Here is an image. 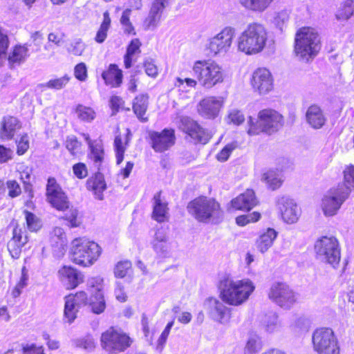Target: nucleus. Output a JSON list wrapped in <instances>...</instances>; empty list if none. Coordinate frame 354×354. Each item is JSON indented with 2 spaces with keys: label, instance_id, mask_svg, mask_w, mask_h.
I'll list each match as a JSON object with an SVG mask.
<instances>
[{
  "label": "nucleus",
  "instance_id": "3",
  "mask_svg": "<svg viewBox=\"0 0 354 354\" xmlns=\"http://www.w3.org/2000/svg\"><path fill=\"white\" fill-rule=\"evenodd\" d=\"M187 209L196 221L205 223H219L224 215L220 204L215 199L207 196H199L191 201Z\"/></svg>",
  "mask_w": 354,
  "mask_h": 354
},
{
  "label": "nucleus",
  "instance_id": "64",
  "mask_svg": "<svg viewBox=\"0 0 354 354\" xmlns=\"http://www.w3.org/2000/svg\"><path fill=\"white\" fill-rule=\"evenodd\" d=\"M230 122L234 124L239 125L243 122L245 117L242 113L236 109L232 110L228 115Z\"/></svg>",
  "mask_w": 354,
  "mask_h": 354
},
{
  "label": "nucleus",
  "instance_id": "58",
  "mask_svg": "<svg viewBox=\"0 0 354 354\" xmlns=\"http://www.w3.org/2000/svg\"><path fill=\"white\" fill-rule=\"evenodd\" d=\"M75 77L80 81L84 82L87 79V67L83 62L79 63L74 68Z\"/></svg>",
  "mask_w": 354,
  "mask_h": 354
},
{
  "label": "nucleus",
  "instance_id": "43",
  "mask_svg": "<svg viewBox=\"0 0 354 354\" xmlns=\"http://www.w3.org/2000/svg\"><path fill=\"white\" fill-rule=\"evenodd\" d=\"M76 113L79 119L84 122H91L95 118V112L90 107L78 105Z\"/></svg>",
  "mask_w": 354,
  "mask_h": 354
},
{
  "label": "nucleus",
  "instance_id": "60",
  "mask_svg": "<svg viewBox=\"0 0 354 354\" xmlns=\"http://www.w3.org/2000/svg\"><path fill=\"white\" fill-rule=\"evenodd\" d=\"M80 145L81 144L77 140L76 137L70 136L67 138L66 141V147L72 155H75L77 153Z\"/></svg>",
  "mask_w": 354,
  "mask_h": 354
},
{
  "label": "nucleus",
  "instance_id": "57",
  "mask_svg": "<svg viewBox=\"0 0 354 354\" xmlns=\"http://www.w3.org/2000/svg\"><path fill=\"white\" fill-rule=\"evenodd\" d=\"M17 143V153L19 156L24 154L29 149V138L27 134L21 136Z\"/></svg>",
  "mask_w": 354,
  "mask_h": 354
},
{
  "label": "nucleus",
  "instance_id": "26",
  "mask_svg": "<svg viewBox=\"0 0 354 354\" xmlns=\"http://www.w3.org/2000/svg\"><path fill=\"white\" fill-rule=\"evenodd\" d=\"M60 281L68 289L76 288L83 282V276L78 271L71 266H63L58 271Z\"/></svg>",
  "mask_w": 354,
  "mask_h": 354
},
{
  "label": "nucleus",
  "instance_id": "27",
  "mask_svg": "<svg viewBox=\"0 0 354 354\" xmlns=\"http://www.w3.org/2000/svg\"><path fill=\"white\" fill-rule=\"evenodd\" d=\"M50 243L55 256L62 257L66 252L67 241L64 230L56 227L50 234Z\"/></svg>",
  "mask_w": 354,
  "mask_h": 354
},
{
  "label": "nucleus",
  "instance_id": "20",
  "mask_svg": "<svg viewBox=\"0 0 354 354\" xmlns=\"http://www.w3.org/2000/svg\"><path fill=\"white\" fill-rule=\"evenodd\" d=\"M205 305L213 320L221 324L228 322L230 319V309L222 301L216 298H209L205 301Z\"/></svg>",
  "mask_w": 354,
  "mask_h": 354
},
{
  "label": "nucleus",
  "instance_id": "13",
  "mask_svg": "<svg viewBox=\"0 0 354 354\" xmlns=\"http://www.w3.org/2000/svg\"><path fill=\"white\" fill-rule=\"evenodd\" d=\"M46 198L48 203L59 211L64 212L69 207L70 203L66 194L53 177L48 178L46 186Z\"/></svg>",
  "mask_w": 354,
  "mask_h": 354
},
{
  "label": "nucleus",
  "instance_id": "25",
  "mask_svg": "<svg viewBox=\"0 0 354 354\" xmlns=\"http://www.w3.org/2000/svg\"><path fill=\"white\" fill-rule=\"evenodd\" d=\"M21 128V124L18 118L11 115L4 116L0 122V139L12 140Z\"/></svg>",
  "mask_w": 354,
  "mask_h": 354
},
{
  "label": "nucleus",
  "instance_id": "6",
  "mask_svg": "<svg viewBox=\"0 0 354 354\" xmlns=\"http://www.w3.org/2000/svg\"><path fill=\"white\" fill-rule=\"evenodd\" d=\"M315 257L322 263L336 269L341 260V247L335 236H323L316 240L314 245Z\"/></svg>",
  "mask_w": 354,
  "mask_h": 354
},
{
  "label": "nucleus",
  "instance_id": "33",
  "mask_svg": "<svg viewBox=\"0 0 354 354\" xmlns=\"http://www.w3.org/2000/svg\"><path fill=\"white\" fill-rule=\"evenodd\" d=\"M277 236V232L273 228H268L259 236L256 241L258 250L264 253L273 245Z\"/></svg>",
  "mask_w": 354,
  "mask_h": 354
},
{
  "label": "nucleus",
  "instance_id": "11",
  "mask_svg": "<svg viewBox=\"0 0 354 354\" xmlns=\"http://www.w3.org/2000/svg\"><path fill=\"white\" fill-rule=\"evenodd\" d=\"M234 36L235 29L226 26L208 40L207 49L212 55L224 56L230 50Z\"/></svg>",
  "mask_w": 354,
  "mask_h": 354
},
{
  "label": "nucleus",
  "instance_id": "31",
  "mask_svg": "<svg viewBox=\"0 0 354 354\" xmlns=\"http://www.w3.org/2000/svg\"><path fill=\"white\" fill-rule=\"evenodd\" d=\"M102 77L106 85L111 87H118L122 81V72L117 65L110 64L108 70L102 73Z\"/></svg>",
  "mask_w": 354,
  "mask_h": 354
},
{
  "label": "nucleus",
  "instance_id": "30",
  "mask_svg": "<svg viewBox=\"0 0 354 354\" xmlns=\"http://www.w3.org/2000/svg\"><path fill=\"white\" fill-rule=\"evenodd\" d=\"M257 204V200L252 189H247L232 201L234 208L249 211Z\"/></svg>",
  "mask_w": 354,
  "mask_h": 354
},
{
  "label": "nucleus",
  "instance_id": "15",
  "mask_svg": "<svg viewBox=\"0 0 354 354\" xmlns=\"http://www.w3.org/2000/svg\"><path fill=\"white\" fill-rule=\"evenodd\" d=\"M178 127L187 134L186 138H189L194 143L206 144L211 138L208 132L189 117L181 116Z\"/></svg>",
  "mask_w": 354,
  "mask_h": 354
},
{
  "label": "nucleus",
  "instance_id": "24",
  "mask_svg": "<svg viewBox=\"0 0 354 354\" xmlns=\"http://www.w3.org/2000/svg\"><path fill=\"white\" fill-rule=\"evenodd\" d=\"M28 242L26 232L22 231L18 226L12 230V237L8 243V250L14 259H18L21 252L22 248Z\"/></svg>",
  "mask_w": 354,
  "mask_h": 354
},
{
  "label": "nucleus",
  "instance_id": "46",
  "mask_svg": "<svg viewBox=\"0 0 354 354\" xmlns=\"http://www.w3.org/2000/svg\"><path fill=\"white\" fill-rule=\"evenodd\" d=\"M262 344L258 337H251L248 340L244 349V354H255L260 351Z\"/></svg>",
  "mask_w": 354,
  "mask_h": 354
},
{
  "label": "nucleus",
  "instance_id": "5",
  "mask_svg": "<svg viewBox=\"0 0 354 354\" xmlns=\"http://www.w3.org/2000/svg\"><path fill=\"white\" fill-rule=\"evenodd\" d=\"M101 248L94 241L84 238L75 239L72 242V261L81 266H92L99 258Z\"/></svg>",
  "mask_w": 354,
  "mask_h": 354
},
{
  "label": "nucleus",
  "instance_id": "12",
  "mask_svg": "<svg viewBox=\"0 0 354 354\" xmlns=\"http://www.w3.org/2000/svg\"><path fill=\"white\" fill-rule=\"evenodd\" d=\"M349 194L350 190L348 188L337 187L331 189L322 199V209L324 215L326 216L335 215Z\"/></svg>",
  "mask_w": 354,
  "mask_h": 354
},
{
  "label": "nucleus",
  "instance_id": "1",
  "mask_svg": "<svg viewBox=\"0 0 354 354\" xmlns=\"http://www.w3.org/2000/svg\"><path fill=\"white\" fill-rule=\"evenodd\" d=\"M254 289L253 282L249 279L234 280L230 277H223L218 284L221 300L228 305L234 306L245 303Z\"/></svg>",
  "mask_w": 354,
  "mask_h": 354
},
{
  "label": "nucleus",
  "instance_id": "29",
  "mask_svg": "<svg viewBox=\"0 0 354 354\" xmlns=\"http://www.w3.org/2000/svg\"><path fill=\"white\" fill-rule=\"evenodd\" d=\"M168 203L161 198V192H157L153 197L152 218L162 223L168 219Z\"/></svg>",
  "mask_w": 354,
  "mask_h": 354
},
{
  "label": "nucleus",
  "instance_id": "21",
  "mask_svg": "<svg viewBox=\"0 0 354 354\" xmlns=\"http://www.w3.org/2000/svg\"><path fill=\"white\" fill-rule=\"evenodd\" d=\"M277 205L280 210L283 220L289 224L296 223L300 216V210L294 201L286 196L277 198Z\"/></svg>",
  "mask_w": 354,
  "mask_h": 354
},
{
  "label": "nucleus",
  "instance_id": "49",
  "mask_svg": "<svg viewBox=\"0 0 354 354\" xmlns=\"http://www.w3.org/2000/svg\"><path fill=\"white\" fill-rule=\"evenodd\" d=\"M289 12L286 10H281L275 14L273 19V24L280 30H283V26L288 21Z\"/></svg>",
  "mask_w": 354,
  "mask_h": 354
},
{
  "label": "nucleus",
  "instance_id": "2",
  "mask_svg": "<svg viewBox=\"0 0 354 354\" xmlns=\"http://www.w3.org/2000/svg\"><path fill=\"white\" fill-rule=\"evenodd\" d=\"M267 40L268 32L265 27L258 23H252L237 38V50L248 55H257L263 51Z\"/></svg>",
  "mask_w": 354,
  "mask_h": 354
},
{
  "label": "nucleus",
  "instance_id": "9",
  "mask_svg": "<svg viewBox=\"0 0 354 354\" xmlns=\"http://www.w3.org/2000/svg\"><path fill=\"white\" fill-rule=\"evenodd\" d=\"M312 343L317 354H340L337 338L331 328L316 329L312 335Z\"/></svg>",
  "mask_w": 354,
  "mask_h": 354
},
{
  "label": "nucleus",
  "instance_id": "19",
  "mask_svg": "<svg viewBox=\"0 0 354 354\" xmlns=\"http://www.w3.org/2000/svg\"><path fill=\"white\" fill-rule=\"evenodd\" d=\"M102 279L99 278L92 279L88 281V285L93 288L92 295L88 300V304L93 313L100 314L106 308V303L102 292Z\"/></svg>",
  "mask_w": 354,
  "mask_h": 354
},
{
  "label": "nucleus",
  "instance_id": "35",
  "mask_svg": "<svg viewBox=\"0 0 354 354\" xmlns=\"http://www.w3.org/2000/svg\"><path fill=\"white\" fill-rule=\"evenodd\" d=\"M148 99L149 96L147 94H141L137 96L133 102V109L135 114L141 121H147V118H144L143 115L145 114L148 107Z\"/></svg>",
  "mask_w": 354,
  "mask_h": 354
},
{
  "label": "nucleus",
  "instance_id": "37",
  "mask_svg": "<svg viewBox=\"0 0 354 354\" xmlns=\"http://www.w3.org/2000/svg\"><path fill=\"white\" fill-rule=\"evenodd\" d=\"M29 56L28 48L26 45H17L8 56V61L10 64H21Z\"/></svg>",
  "mask_w": 354,
  "mask_h": 354
},
{
  "label": "nucleus",
  "instance_id": "52",
  "mask_svg": "<svg viewBox=\"0 0 354 354\" xmlns=\"http://www.w3.org/2000/svg\"><path fill=\"white\" fill-rule=\"evenodd\" d=\"M24 212L28 229L31 231H37L41 227L39 219L35 214L27 210H25Z\"/></svg>",
  "mask_w": 354,
  "mask_h": 354
},
{
  "label": "nucleus",
  "instance_id": "17",
  "mask_svg": "<svg viewBox=\"0 0 354 354\" xmlns=\"http://www.w3.org/2000/svg\"><path fill=\"white\" fill-rule=\"evenodd\" d=\"M87 304V295L84 291H80L75 295H69L65 297L64 317L69 324L75 320L79 309Z\"/></svg>",
  "mask_w": 354,
  "mask_h": 354
},
{
  "label": "nucleus",
  "instance_id": "59",
  "mask_svg": "<svg viewBox=\"0 0 354 354\" xmlns=\"http://www.w3.org/2000/svg\"><path fill=\"white\" fill-rule=\"evenodd\" d=\"M310 327V321L304 317L298 318L294 324V330L298 333L307 332Z\"/></svg>",
  "mask_w": 354,
  "mask_h": 354
},
{
  "label": "nucleus",
  "instance_id": "63",
  "mask_svg": "<svg viewBox=\"0 0 354 354\" xmlns=\"http://www.w3.org/2000/svg\"><path fill=\"white\" fill-rule=\"evenodd\" d=\"M13 157V151L0 145V163H6Z\"/></svg>",
  "mask_w": 354,
  "mask_h": 354
},
{
  "label": "nucleus",
  "instance_id": "10",
  "mask_svg": "<svg viewBox=\"0 0 354 354\" xmlns=\"http://www.w3.org/2000/svg\"><path fill=\"white\" fill-rule=\"evenodd\" d=\"M100 342L103 349L115 353L124 351L133 342L127 334L113 327L102 334Z\"/></svg>",
  "mask_w": 354,
  "mask_h": 354
},
{
  "label": "nucleus",
  "instance_id": "47",
  "mask_svg": "<svg viewBox=\"0 0 354 354\" xmlns=\"http://www.w3.org/2000/svg\"><path fill=\"white\" fill-rule=\"evenodd\" d=\"M77 347L82 348L86 351H92L95 348L96 344L93 337L88 335L75 341Z\"/></svg>",
  "mask_w": 354,
  "mask_h": 354
},
{
  "label": "nucleus",
  "instance_id": "28",
  "mask_svg": "<svg viewBox=\"0 0 354 354\" xmlns=\"http://www.w3.org/2000/svg\"><path fill=\"white\" fill-rule=\"evenodd\" d=\"M306 119L307 123L314 129L323 127L327 120L323 110L316 104H313L308 108Z\"/></svg>",
  "mask_w": 354,
  "mask_h": 354
},
{
  "label": "nucleus",
  "instance_id": "32",
  "mask_svg": "<svg viewBox=\"0 0 354 354\" xmlns=\"http://www.w3.org/2000/svg\"><path fill=\"white\" fill-rule=\"evenodd\" d=\"M87 187L93 192L95 198L98 200H103V192L106 188L103 175L97 172L95 175L87 180Z\"/></svg>",
  "mask_w": 354,
  "mask_h": 354
},
{
  "label": "nucleus",
  "instance_id": "50",
  "mask_svg": "<svg viewBox=\"0 0 354 354\" xmlns=\"http://www.w3.org/2000/svg\"><path fill=\"white\" fill-rule=\"evenodd\" d=\"M237 147V144L232 142L226 145L216 155V158L220 162L226 161L232 152Z\"/></svg>",
  "mask_w": 354,
  "mask_h": 354
},
{
  "label": "nucleus",
  "instance_id": "54",
  "mask_svg": "<svg viewBox=\"0 0 354 354\" xmlns=\"http://www.w3.org/2000/svg\"><path fill=\"white\" fill-rule=\"evenodd\" d=\"M344 185H339L348 188L351 191V188H354V166L347 167L344 171Z\"/></svg>",
  "mask_w": 354,
  "mask_h": 354
},
{
  "label": "nucleus",
  "instance_id": "51",
  "mask_svg": "<svg viewBox=\"0 0 354 354\" xmlns=\"http://www.w3.org/2000/svg\"><path fill=\"white\" fill-rule=\"evenodd\" d=\"M114 148L116 156V163L120 165L124 159V153L126 147L122 145V138L120 136H117L114 140Z\"/></svg>",
  "mask_w": 354,
  "mask_h": 354
},
{
  "label": "nucleus",
  "instance_id": "14",
  "mask_svg": "<svg viewBox=\"0 0 354 354\" xmlns=\"http://www.w3.org/2000/svg\"><path fill=\"white\" fill-rule=\"evenodd\" d=\"M269 298L281 308H290L297 300L295 292L285 283H274L268 293Z\"/></svg>",
  "mask_w": 354,
  "mask_h": 354
},
{
  "label": "nucleus",
  "instance_id": "23",
  "mask_svg": "<svg viewBox=\"0 0 354 354\" xmlns=\"http://www.w3.org/2000/svg\"><path fill=\"white\" fill-rule=\"evenodd\" d=\"M223 104V100L221 97H207L199 102L198 111L205 118H215L218 115Z\"/></svg>",
  "mask_w": 354,
  "mask_h": 354
},
{
  "label": "nucleus",
  "instance_id": "38",
  "mask_svg": "<svg viewBox=\"0 0 354 354\" xmlns=\"http://www.w3.org/2000/svg\"><path fill=\"white\" fill-rule=\"evenodd\" d=\"M262 180L272 190H275L281 187L283 180L281 174L277 171L270 170L264 173Z\"/></svg>",
  "mask_w": 354,
  "mask_h": 354
},
{
  "label": "nucleus",
  "instance_id": "61",
  "mask_svg": "<svg viewBox=\"0 0 354 354\" xmlns=\"http://www.w3.org/2000/svg\"><path fill=\"white\" fill-rule=\"evenodd\" d=\"M7 187L8 189V196L11 198L18 196L21 192L19 185L15 180H8L7 182Z\"/></svg>",
  "mask_w": 354,
  "mask_h": 354
},
{
  "label": "nucleus",
  "instance_id": "8",
  "mask_svg": "<svg viewBox=\"0 0 354 354\" xmlns=\"http://www.w3.org/2000/svg\"><path fill=\"white\" fill-rule=\"evenodd\" d=\"M193 71L199 84L205 88H211L224 80L223 70L214 62L197 61Z\"/></svg>",
  "mask_w": 354,
  "mask_h": 354
},
{
  "label": "nucleus",
  "instance_id": "45",
  "mask_svg": "<svg viewBox=\"0 0 354 354\" xmlns=\"http://www.w3.org/2000/svg\"><path fill=\"white\" fill-rule=\"evenodd\" d=\"M70 80V77L67 75L59 78L50 80L46 83L41 85L42 87H46L51 89L59 90L65 87Z\"/></svg>",
  "mask_w": 354,
  "mask_h": 354
},
{
  "label": "nucleus",
  "instance_id": "56",
  "mask_svg": "<svg viewBox=\"0 0 354 354\" xmlns=\"http://www.w3.org/2000/svg\"><path fill=\"white\" fill-rule=\"evenodd\" d=\"M173 325H174V321L169 322L167 324L165 328L164 329V330L162 331L160 337L158 339V344L156 346V349L158 351H159L160 352L162 351V350L164 347V345L165 344V343L167 342V339L168 337L170 330L172 328Z\"/></svg>",
  "mask_w": 354,
  "mask_h": 354
},
{
  "label": "nucleus",
  "instance_id": "22",
  "mask_svg": "<svg viewBox=\"0 0 354 354\" xmlns=\"http://www.w3.org/2000/svg\"><path fill=\"white\" fill-rule=\"evenodd\" d=\"M151 245L158 257L167 258L169 256L171 245L169 242L167 233L162 227L156 230L151 241Z\"/></svg>",
  "mask_w": 354,
  "mask_h": 354
},
{
  "label": "nucleus",
  "instance_id": "16",
  "mask_svg": "<svg viewBox=\"0 0 354 354\" xmlns=\"http://www.w3.org/2000/svg\"><path fill=\"white\" fill-rule=\"evenodd\" d=\"M149 138L152 149L158 153L168 150L175 144V131L172 129H165L161 132L151 131Z\"/></svg>",
  "mask_w": 354,
  "mask_h": 354
},
{
  "label": "nucleus",
  "instance_id": "39",
  "mask_svg": "<svg viewBox=\"0 0 354 354\" xmlns=\"http://www.w3.org/2000/svg\"><path fill=\"white\" fill-rule=\"evenodd\" d=\"M245 9L255 12L264 11L273 0H239Z\"/></svg>",
  "mask_w": 354,
  "mask_h": 354
},
{
  "label": "nucleus",
  "instance_id": "53",
  "mask_svg": "<svg viewBox=\"0 0 354 354\" xmlns=\"http://www.w3.org/2000/svg\"><path fill=\"white\" fill-rule=\"evenodd\" d=\"M161 16L150 10L147 17L144 21L145 30L154 29L158 24Z\"/></svg>",
  "mask_w": 354,
  "mask_h": 354
},
{
  "label": "nucleus",
  "instance_id": "41",
  "mask_svg": "<svg viewBox=\"0 0 354 354\" xmlns=\"http://www.w3.org/2000/svg\"><path fill=\"white\" fill-rule=\"evenodd\" d=\"M354 6L353 0H346L340 6L335 16L337 20H348L353 14Z\"/></svg>",
  "mask_w": 354,
  "mask_h": 354
},
{
  "label": "nucleus",
  "instance_id": "42",
  "mask_svg": "<svg viewBox=\"0 0 354 354\" xmlns=\"http://www.w3.org/2000/svg\"><path fill=\"white\" fill-rule=\"evenodd\" d=\"M68 211L65 213L64 218L68 222L71 227H76L81 225L82 219L79 216V212L76 208L68 207Z\"/></svg>",
  "mask_w": 354,
  "mask_h": 354
},
{
  "label": "nucleus",
  "instance_id": "36",
  "mask_svg": "<svg viewBox=\"0 0 354 354\" xmlns=\"http://www.w3.org/2000/svg\"><path fill=\"white\" fill-rule=\"evenodd\" d=\"M141 45L142 44L138 38L132 39L128 45L126 54L124 57V63L126 68L131 67L133 57L141 53Z\"/></svg>",
  "mask_w": 354,
  "mask_h": 354
},
{
  "label": "nucleus",
  "instance_id": "34",
  "mask_svg": "<svg viewBox=\"0 0 354 354\" xmlns=\"http://www.w3.org/2000/svg\"><path fill=\"white\" fill-rule=\"evenodd\" d=\"M260 322L261 326L268 333H273L281 327V323L278 319V315L273 311L264 314Z\"/></svg>",
  "mask_w": 354,
  "mask_h": 354
},
{
  "label": "nucleus",
  "instance_id": "4",
  "mask_svg": "<svg viewBox=\"0 0 354 354\" xmlns=\"http://www.w3.org/2000/svg\"><path fill=\"white\" fill-rule=\"evenodd\" d=\"M321 48L317 32L310 27H303L296 33L295 53L299 59L308 62L313 59Z\"/></svg>",
  "mask_w": 354,
  "mask_h": 354
},
{
  "label": "nucleus",
  "instance_id": "18",
  "mask_svg": "<svg viewBox=\"0 0 354 354\" xmlns=\"http://www.w3.org/2000/svg\"><path fill=\"white\" fill-rule=\"evenodd\" d=\"M251 83L254 91L259 95L267 94L273 88L272 76L265 68H259L254 71Z\"/></svg>",
  "mask_w": 354,
  "mask_h": 354
},
{
  "label": "nucleus",
  "instance_id": "48",
  "mask_svg": "<svg viewBox=\"0 0 354 354\" xmlns=\"http://www.w3.org/2000/svg\"><path fill=\"white\" fill-rule=\"evenodd\" d=\"M131 269V263L129 261L118 262L114 268V274L117 278L125 277Z\"/></svg>",
  "mask_w": 354,
  "mask_h": 354
},
{
  "label": "nucleus",
  "instance_id": "40",
  "mask_svg": "<svg viewBox=\"0 0 354 354\" xmlns=\"http://www.w3.org/2000/svg\"><path fill=\"white\" fill-rule=\"evenodd\" d=\"M89 148L91 150L89 157L93 161L97 169H100L104 154L102 144L100 142H95V144L91 145Z\"/></svg>",
  "mask_w": 354,
  "mask_h": 354
},
{
  "label": "nucleus",
  "instance_id": "44",
  "mask_svg": "<svg viewBox=\"0 0 354 354\" xmlns=\"http://www.w3.org/2000/svg\"><path fill=\"white\" fill-rule=\"evenodd\" d=\"M86 48V44L81 39H75L71 41L66 48V50L69 54L74 56L82 55Z\"/></svg>",
  "mask_w": 354,
  "mask_h": 354
},
{
  "label": "nucleus",
  "instance_id": "62",
  "mask_svg": "<svg viewBox=\"0 0 354 354\" xmlns=\"http://www.w3.org/2000/svg\"><path fill=\"white\" fill-rule=\"evenodd\" d=\"M23 354H44L42 346H37L35 344L22 346Z\"/></svg>",
  "mask_w": 354,
  "mask_h": 354
},
{
  "label": "nucleus",
  "instance_id": "55",
  "mask_svg": "<svg viewBox=\"0 0 354 354\" xmlns=\"http://www.w3.org/2000/svg\"><path fill=\"white\" fill-rule=\"evenodd\" d=\"M261 214L257 212H254L252 214L243 215L236 217V222L239 225L244 226L250 222H256L259 220Z\"/></svg>",
  "mask_w": 354,
  "mask_h": 354
},
{
  "label": "nucleus",
  "instance_id": "7",
  "mask_svg": "<svg viewBox=\"0 0 354 354\" xmlns=\"http://www.w3.org/2000/svg\"><path fill=\"white\" fill-rule=\"evenodd\" d=\"M250 135H258L261 132L272 134L277 131L283 124V116L274 109H267L259 111L258 120L254 123L252 117L249 118Z\"/></svg>",
  "mask_w": 354,
  "mask_h": 354
}]
</instances>
